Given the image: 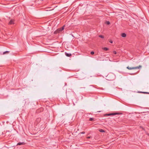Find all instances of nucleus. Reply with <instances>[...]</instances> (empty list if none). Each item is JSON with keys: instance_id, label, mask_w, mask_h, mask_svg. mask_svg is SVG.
Returning <instances> with one entry per match:
<instances>
[{"instance_id": "obj_7", "label": "nucleus", "mask_w": 149, "mask_h": 149, "mask_svg": "<svg viewBox=\"0 0 149 149\" xmlns=\"http://www.w3.org/2000/svg\"><path fill=\"white\" fill-rule=\"evenodd\" d=\"M65 54L66 56L68 57H70L72 56V55L71 54H68L66 53V52H65Z\"/></svg>"}, {"instance_id": "obj_1", "label": "nucleus", "mask_w": 149, "mask_h": 149, "mask_svg": "<svg viewBox=\"0 0 149 149\" xmlns=\"http://www.w3.org/2000/svg\"><path fill=\"white\" fill-rule=\"evenodd\" d=\"M141 67V66L139 65L138 66L133 67H130L129 66H128L127 68L129 70H131L133 69H139Z\"/></svg>"}, {"instance_id": "obj_14", "label": "nucleus", "mask_w": 149, "mask_h": 149, "mask_svg": "<svg viewBox=\"0 0 149 149\" xmlns=\"http://www.w3.org/2000/svg\"><path fill=\"white\" fill-rule=\"evenodd\" d=\"M9 52V51H6V52H4L3 53V54H4L6 53H8Z\"/></svg>"}, {"instance_id": "obj_10", "label": "nucleus", "mask_w": 149, "mask_h": 149, "mask_svg": "<svg viewBox=\"0 0 149 149\" xmlns=\"http://www.w3.org/2000/svg\"><path fill=\"white\" fill-rule=\"evenodd\" d=\"M139 92L140 93H145V94H149V93L148 92H144L141 91V92Z\"/></svg>"}, {"instance_id": "obj_8", "label": "nucleus", "mask_w": 149, "mask_h": 149, "mask_svg": "<svg viewBox=\"0 0 149 149\" xmlns=\"http://www.w3.org/2000/svg\"><path fill=\"white\" fill-rule=\"evenodd\" d=\"M121 36L123 37H125L126 36V35L125 33H123L121 34Z\"/></svg>"}, {"instance_id": "obj_4", "label": "nucleus", "mask_w": 149, "mask_h": 149, "mask_svg": "<svg viewBox=\"0 0 149 149\" xmlns=\"http://www.w3.org/2000/svg\"><path fill=\"white\" fill-rule=\"evenodd\" d=\"M14 20L13 19H11L10 20V22L9 23V24H14Z\"/></svg>"}, {"instance_id": "obj_6", "label": "nucleus", "mask_w": 149, "mask_h": 149, "mask_svg": "<svg viewBox=\"0 0 149 149\" xmlns=\"http://www.w3.org/2000/svg\"><path fill=\"white\" fill-rule=\"evenodd\" d=\"M41 118H37V119L36 120V122L38 123H39L40 122V121L41 120Z\"/></svg>"}, {"instance_id": "obj_17", "label": "nucleus", "mask_w": 149, "mask_h": 149, "mask_svg": "<svg viewBox=\"0 0 149 149\" xmlns=\"http://www.w3.org/2000/svg\"><path fill=\"white\" fill-rule=\"evenodd\" d=\"M113 54H116L117 52H116V51H113Z\"/></svg>"}, {"instance_id": "obj_18", "label": "nucleus", "mask_w": 149, "mask_h": 149, "mask_svg": "<svg viewBox=\"0 0 149 149\" xmlns=\"http://www.w3.org/2000/svg\"><path fill=\"white\" fill-rule=\"evenodd\" d=\"M87 139H90V138H92V137L91 136H88L87 137Z\"/></svg>"}, {"instance_id": "obj_2", "label": "nucleus", "mask_w": 149, "mask_h": 149, "mask_svg": "<svg viewBox=\"0 0 149 149\" xmlns=\"http://www.w3.org/2000/svg\"><path fill=\"white\" fill-rule=\"evenodd\" d=\"M64 29V27H63L62 28L58 29L54 32V34H57V33H58L62 31Z\"/></svg>"}, {"instance_id": "obj_19", "label": "nucleus", "mask_w": 149, "mask_h": 149, "mask_svg": "<svg viewBox=\"0 0 149 149\" xmlns=\"http://www.w3.org/2000/svg\"><path fill=\"white\" fill-rule=\"evenodd\" d=\"M80 133L82 134H84L85 133V132H81Z\"/></svg>"}, {"instance_id": "obj_9", "label": "nucleus", "mask_w": 149, "mask_h": 149, "mask_svg": "<svg viewBox=\"0 0 149 149\" xmlns=\"http://www.w3.org/2000/svg\"><path fill=\"white\" fill-rule=\"evenodd\" d=\"M105 51H107L109 50V49L107 47H104L102 48Z\"/></svg>"}, {"instance_id": "obj_12", "label": "nucleus", "mask_w": 149, "mask_h": 149, "mask_svg": "<svg viewBox=\"0 0 149 149\" xmlns=\"http://www.w3.org/2000/svg\"><path fill=\"white\" fill-rule=\"evenodd\" d=\"M94 120V118H90V119H89V120L90 121H93V120Z\"/></svg>"}, {"instance_id": "obj_5", "label": "nucleus", "mask_w": 149, "mask_h": 149, "mask_svg": "<svg viewBox=\"0 0 149 149\" xmlns=\"http://www.w3.org/2000/svg\"><path fill=\"white\" fill-rule=\"evenodd\" d=\"M25 144L24 142H19L17 143V145H23Z\"/></svg>"}, {"instance_id": "obj_13", "label": "nucleus", "mask_w": 149, "mask_h": 149, "mask_svg": "<svg viewBox=\"0 0 149 149\" xmlns=\"http://www.w3.org/2000/svg\"><path fill=\"white\" fill-rule=\"evenodd\" d=\"M99 131L100 132H104V131L102 129H100V130Z\"/></svg>"}, {"instance_id": "obj_15", "label": "nucleus", "mask_w": 149, "mask_h": 149, "mask_svg": "<svg viewBox=\"0 0 149 149\" xmlns=\"http://www.w3.org/2000/svg\"><path fill=\"white\" fill-rule=\"evenodd\" d=\"M107 24L109 25L110 24V22L109 21H107L106 22Z\"/></svg>"}, {"instance_id": "obj_3", "label": "nucleus", "mask_w": 149, "mask_h": 149, "mask_svg": "<svg viewBox=\"0 0 149 149\" xmlns=\"http://www.w3.org/2000/svg\"><path fill=\"white\" fill-rule=\"evenodd\" d=\"M118 114L117 113H110L105 114L104 115L106 116H110L111 115H114Z\"/></svg>"}, {"instance_id": "obj_21", "label": "nucleus", "mask_w": 149, "mask_h": 149, "mask_svg": "<svg viewBox=\"0 0 149 149\" xmlns=\"http://www.w3.org/2000/svg\"><path fill=\"white\" fill-rule=\"evenodd\" d=\"M147 134L149 135V134Z\"/></svg>"}, {"instance_id": "obj_16", "label": "nucleus", "mask_w": 149, "mask_h": 149, "mask_svg": "<svg viewBox=\"0 0 149 149\" xmlns=\"http://www.w3.org/2000/svg\"><path fill=\"white\" fill-rule=\"evenodd\" d=\"M91 54H94V52L92 51L91 52Z\"/></svg>"}, {"instance_id": "obj_11", "label": "nucleus", "mask_w": 149, "mask_h": 149, "mask_svg": "<svg viewBox=\"0 0 149 149\" xmlns=\"http://www.w3.org/2000/svg\"><path fill=\"white\" fill-rule=\"evenodd\" d=\"M99 37L100 38H104V36L102 35H100L99 36Z\"/></svg>"}, {"instance_id": "obj_20", "label": "nucleus", "mask_w": 149, "mask_h": 149, "mask_svg": "<svg viewBox=\"0 0 149 149\" xmlns=\"http://www.w3.org/2000/svg\"><path fill=\"white\" fill-rule=\"evenodd\" d=\"M110 42L111 43H113V41H112V40H111L110 41Z\"/></svg>"}]
</instances>
